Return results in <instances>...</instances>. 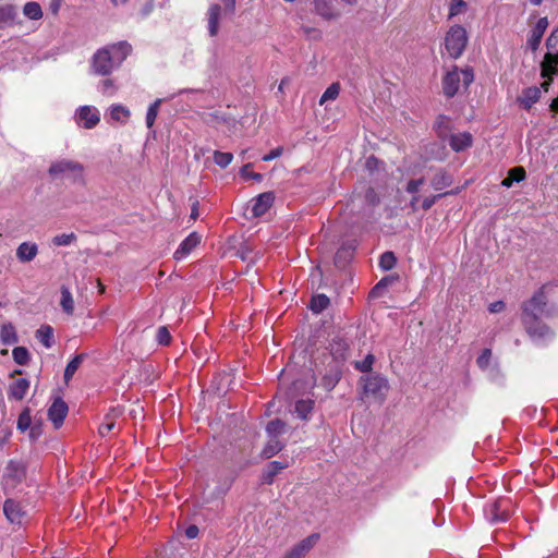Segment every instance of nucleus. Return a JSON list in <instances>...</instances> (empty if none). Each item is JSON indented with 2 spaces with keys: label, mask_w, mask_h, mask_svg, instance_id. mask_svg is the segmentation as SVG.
<instances>
[{
  "label": "nucleus",
  "mask_w": 558,
  "mask_h": 558,
  "mask_svg": "<svg viewBox=\"0 0 558 558\" xmlns=\"http://www.w3.org/2000/svg\"><path fill=\"white\" fill-rule=\"evenodd\" d=\"M473 80L474 74L471 68L460 70L458 66H454L442 78L444 94L451 98L459 92L461 83H463L464 87L466 88L473 82Z\"/></svg>",
  "instance_id": "7ed1b4c3"
},
{
  "label": "nucleus",
  "mask_w": 558,
  "mask_h": 558,
  "mask_svg": "<svg viewBox=\"0 0 558 558\" xmlns=\"http://www.w3.org/2000/svg\"><path fill=\"white\" fill-rule=\"evenodd\" d=\"M329 348L335 361H344L347 359L349 344L345 340L335 338L331 340Z\"/></svg>",
  "instance_id": "5701e85b"
},
{
  "label": "nucleus",
  "mask_w": 558,
  "mask_h": 558,
  "mask_svg": "<svg viewBox=\"0 0 558 558\" xmlns=\"http://www.w3.org/2000/svg\"><path fill=\"white\" fill-rule=\"evenodd\" d=\"M29 388V380L26 378L15 379L9 387V398L22 400Z\"/></svg>",
  "instance_id": "4be33fe9"
},
{
  "label": "nucleus",
  "mask_w": 558,
  "mask_h": 558,
  "mask_svg": "<svg viewBox=\"0 0 558 558\" xmlns=\"http://www.w3.org/2000/svg\"><path fill=\"white\" fill-rule=\"evenodd\" d=\"M466 8V3L464 0H451L450 10H449V19L462 13Z\"/></svg>",
  "instance_id": "8fccbe9b"
},
{
  "label": "nucleus",
  "mask_w": 558,
  "mask_h": 558,
  "mask_svg": "<svg viewBox=\"0 0 558 558\" xmlns=\"http://www.w3.org/2000/svg\"><path fill=\"white\" fill-rule=\"evenodd\" d=\"M366 197L369 198L373 204L378 202L373 189H368Z\"/></svg>",
  "instance_id": "69168bd1"
},
{
  "label": "nucleus",
  "mask_w": 558,
  "mask_h": 558,
  "mask_svg": "<svg viewBox=\"0 0 558 558\" xmlns=\"http://www.w3.org/2000/svg\"><path fill=\"white\" fill-rule=\"evenodd\" d=\"M283 153V147L279 146L274 149H271L267 155L263 156L262 160L264 161H270L278 157H280Z\"/></svg>",
  "instance_id": "13d9d810"
},
{
  "label": "nucleus",
  "mask_w": 558,
  "mask_h": 558,
  "mask_svg": "<svg viewBox=\"0 0 558 558\" xmlns=\"http://www.w3.org/2000/svg\"><path fill=\"white\" fill-rule=\"evenodd\" d=\"M159 105H160V99H157L155 102H153L148 107V110H147V113H146V125H147L148 129L153 128V125L155 123V120H156L157 114H158Z\"/></svg>",
  "instance_id": "de8ad7c7"
},
{
  "label": "nucleus",
  "mask_w": 558,
  "mask_h": 558,
  "mask_svg": "<svg viewBox=\"0 0 558 558\" xmlns=\"http://www.w3.org/2000/svg\"><path fill=\"white\" fill-rule=\"evenodd\" d=\"M132 47L126 41H120L99 49L93 57L92 66L94 73L108 75L118 69L131 53Z\"/></svg>",
  "instance_id": "f257e3e1"
},
{
  "label": "nucleus",
  "mask_w": 558,
  "mask_h": 558,
  "mask_svg": "<svg viewBox=\"0 0 558 558\" xmlns=\"http://www.w3.org/2000/svg\"><path fill=\"white\" fill-rule=\"evenodd\" d=\"M232 160L233 155L231 153H223L219 150L214 151V161L220 168H227Z\"/></svg>",
  "instance_id": "c03bdc74"
},
{
  "label": "nucleus",
  "mask_w": 558,
  "mask_h": 558,
  "mask_svg": "<svg viewBox=\"0 0 558 558\" xmlns=\"http://www.w3.org/2000/svg\"><path fill=\"white\" fill-rule=\"evenodd\" d=\"M84 166L73 159L60 158L53 160L48 169V174L56 180H69L72 183L83 184Z\"/></svg>",
  "instance_id": "f03ea898"
},
{
  "label": "nucleus",
  "mask_w": 558,
  "mask_h": 558,
  "mask_svg": "<svg viewBox=\"0 0 558 558\" xmlns=\"http://www.w3.org/2000/svg\"><path fill=\"white\" fill-rule=\"evenodd\" d=\"M83 360H84V354H77L68 363V365L64 369V380L65 381H69L74 376L75 372L82 364Z\"/></svg>",
  "instance_id": "4c0bfd02"
},
{
  "label": "nucleus",
  "mask_w": 558,
  "mask_h": 558,
  "mask_svg": "<svg viewBox=\"0 0 558 558\" xmlns=\"http://www.w3.org/2000/svg\"><path fill=\"white\" fill-rule=\"evenodd\" d=\"M541 97V90L536 86L527 87L522 92L518 98L520 105L524 109H530Z\"/></svg>",
  "instance_id": "b1692460"
},
{
  "label": "nucleus",
  "mask_w": 558,
  "mask_h": 558,
  "mask_svg": "<svg viewBox=\"0 0 558 558\" xmlns=\"http://www.w3.org/2000/svg\"><path fill=\"white\" fill-rule=\"evenodd\" d=\"M506 500H497L489 505V511H490V521L492 522H499V521H506L509 518V513L504 510V504Z\"/></svg>",
  "instance_id": "cd10ccee"
},
{
  "label": "nucleus",
  "mask_w": 558,
  "mask_h": 558,
  "mask_svg": "<svg viewBox=\"0 0 558 558\" xmlns=\"http://www.w3.org/2000/svg\"><path fill=\"white\" fill-rule=\"evenodd\" d=\"M375 361V356L373 354H367L363 361H357L354 363L355 369L362 373H369L372 371L373 364Z\"/></svg>",
  "instance_id": "49530a36"
},
{
  "label": "nucleus",
  "mask_w": 558,
  "mask_h": 558,
  "mask_svg": "<svg viewBox=\"0 0 558 558\" xmlns=\"http://www.w3.org/2000/svg\"><path fill=\"white\" fill-rule=\"evenodd\" d=\"M31 423H32L31 411H29V409H25L24 411H22V413L19 416L17 429H20L21 432H25L29 428Z\"/></svg>",
  "instance_id": "09e8293b"
},
{
  "label": "nucleus",
  "mask_w": 558,
  "mask_h": 558,
  "mask_svg": "<svg viewBox=\"0 0 558 558\" xmlns=\"http://www.w3.org/2000/svg\"><path fill=\"white\" fill-rule=\"evenodd\" d=\"M185 535L187 538L193 539L198 535V527L196 525H190L185 530Z\"/></svg>",
  "instance_id": "e2e57ef3"
},
{
  "label": "nucleus",
  "mask_w": 558,
  "mask_h": 558,
  "mask_svg": "<svg viewBox=\"0 0 558 558\" xmlns=\"http://www.w3.org/2000/svg\"><path fill=\"white\" fill-rule=\"evenodd\" d=\"M251 167H252V163L244 165L241 168V170H240L241 177L244 178L245 180L252 179V180H255V181H262L263 180V175L260 173L252 172L250 170Z\"/></svg>",
  "instance_id": "603ef678"
},
{
  "label": "nucleus",
  "mask_w": 558,
  "mask_h": 558,
  "mask_svg": "<svg viewBox=\"0 0 558 558\" xmlns=\"http://www.w3.org/2000/svg\"><path fill=\"white\" fill-rule=\"evenodd\" d=\"M396 264H397V258L392 252L388 251L380 255L379 267L383 270H386V271L391 270L396 266Z\"/></svg>",
  "instance_id": "37998d69"
},
{
  "label": "nucleus",
  "mask_w": 558,
  "mask_h": 558,
  "mask_svg": "<svg viewBox=\"0 0 558 558\" xmlns=\"http://www.w3.org/2000/svg\"><path fill=\"white\" fill-rule=\"evenodd\" d=\"M198 217V209H197V203L194 204L191 213V218L196 219Z\"/></svg>",
  "instance_id": "338daca9"
},
{
  "label": "nucleus",
  "mask_w": 558,
  "mask_h": 558,
  "mask_svg": "<svg viewBox=\"0 0 558 558\" xmlns=\"http://www.w3.org/2000/svg\"><path fill=\"white\" fill-rule=\"evenodd\" d=\"M123 414V408L114 407L109 410V412L105 415V420L111 421V423L116 424V421L121 417Z\"/></svg>",
  "instance_id": "4d7b16f0"
},
{
  "label": "nucleus",
  "mask_w": 558,
  "mask_h": 558,
  "mask_svg": "<svg viewBox=\"0 0 558 558\" xmlns=\"http://www.w3.org/2000/svg\"><path fill=\"white\" fill-rule=\"evenodd\" d=\"M430 184L434 190L441 191L452 184V178L448 172L440 170L433 177Z\"/></svg>",
  "instance_id": "393cba45"
},
{
  "label": "nucleus",
  "mask_w": 558,
  "mask_h": 558,
  "mask_svg": "<svg viewBox=\"0 0 558 558\" xmlns=\"http://www.w3.org/2000/svg\"><path fill=\"white\" fill-rule=\"evenodd\" d=\"M354 250L355 244L353 242L343 244L336 253L335 263L339 266L344 265L352 257Z\"/></svg>",
  "instance_id": "7c9ffc66"
},
{
  "label": "nucleus",
  "mask_w": 558,
  "mask_h": 558,
  "mask_svg": "<svg viewBox=\"0 0 558 558\" xmlns=\"http://www.w3.org/2000/svg\"><path fill=\"white\" fill-rule=\"evenodd\" d=\"M3 512L7 519L13 524H21L25 515V511L23 510L20 502L13 499H7L4 501Z\"/></svg>",
  "instance_id": "2eb2a0df"
},
{
  "label": "nucleus",
  "mask_w": 558,
  "mask_h": 558,
  "mask_svg": "<svg viewBox=\"0 0 558 558\" xmlns=\"http://www.w3.org/2000/svg\"><path fill=\"white\" fill-rule=\"evenodd\" d=\"M286 429V424L281 420H272L267 424L266 430L269 437L277 438Z\"/></svg>",
  "instance_id": "ea45409f"
},
{
  "label": "nucleus",
  "mask_w": 558,
  "mask_h": 558,
  "mask_svg": "<svg viewBox=\"0 0 558 558\" xmlns=\"http://www.w3.org/2000/svg\"><path fill=\"white\" fill-rule=\"evenodd\" d=\"M23 13L29 20H39L43 17V10L39 3L31 1L25 3Z\"/></svg>",
  "instance_id": "e433bc0d"
},
{
  "label": "nucleus",
  "mask_w": 558,
  "mask_h": 558,
  "mask_svg": "<svg viewBox=\"0 0 558 558\" xmlns=\"http://www.w3.org/2000/svg\"><path fill=\"white\" fill-rule=\"evenodd\" d=\"M275 202V193L271 191L264 192L252 199L253 217H262L265 215Z\"/></svg>",
  "instance_id": "9d476101"
},
{
  "label": "nucleus",
  "mask_w": 558,
  "mask_h": 558,
  "mask_svg": "<svg viewBox=\"0 0 558 558\" xmlns=\"http://www.w3.org/2000/svg\"><path fill=\"white\" fill-rule=\"evenodd\" d=\"M313 408H314L313 400H311V399L303 400L302 399V400H298L295 402L294 410L300 418L306 420L308 417V415L312 413Z\"/></svg>",
  "instance_id": "72a5a7b5"
},
{
  "label": "nucleus",
  "mask_w": 558,
  "mask_h": 558,
  "mask_svg": "<svg viewBox=\"0 0 558 558\" xmlns=\"http://www.w3.org/2000/svg\"><path fill=\"white\" fill-rule=\"evenodd\" d=\"M153 10V2H148L145 4V7L142 10V15L147 16Z\"/></svg>",
  "instance_id": "0e129e2a"
},
{
  "label": "nucleus",
  "mask_w": 558,
  "mask_h": 558,
  "mask_svg": "<svg viewBox=\"0 0 558 558\" xmlns=\"http://www.w3.org/2000/svg\"><path fill=\"white\" fill-rule=\"evenodd\" d=\"M454 193H456V192L450 191V192H446V193H441V194H437V195H433V196L426 197V198H424V199H423V202H422V208H423L424 210H428V209H430V208L434 206V204H435L439 198H441V197H442V196H445V195L454 194Z\"/></svg>",
  "instance_id": "864d4df0"
},
{
  "label": "nucleus",
  "mask_w": 558,
  "mask_h": 558,
  "mask_svg": "<svg viewBox=\"0 0 558 558\" xmlns=\"http://www.w3.org/2000/svg\"><path fill=\"white\" fill-rule=\"evenodd\" d=\"M490 359H492V350L484 349L482 354L477 357L476 363L480 368L486 369L489 365Z\"/></svg>",
  "instance_id": "5fc2aeb1"
},
{
  "label": "nucleus",
  "mask_w": 558,
  "mask_h": 558,
  "mask_svg": "<svg viewBox=\"0 0 558 558\" xmlns=\"http://www.w3.org/2000/svg\"><path fill=\"white\" fill-rule=\"evenodd\" d=\"M223 2V13L233 14L235 9V0H221ZM222 8L214 3L208 8L207 11V28L211 37L217 36L219 32V21L221 17Z\"/></svg>",
  "instance_id": "6e6552de"
},
{
  "label": "nucleus",
  "mask_w": 558,
  "mask_h": 558,
  "mask_svg": "<svg viewBox=\"0 0 558 558\" xmlns=\"http://www.w3.org/2000/svg\"><path fill=\"white\" fill-rule=\"evenodd\" d=\"M282 448V444L277 438L270 437V440L263 449L262 454L264 458L269 459L278 453Z\"/></svg>",
  "instance_id": "58836bf2"
},
{
  "label": "nucleus",
  "mask_w": 558,
  "mask_h": 558,
  "mask_svg": "<svg viewBox=\"0 0 558 558\" xmlns=\"http://www.w3.org/2000/svg\"><path fill=\"white\" fill-rule=\"evenodd\" d=\"M473 137L469 132H461L452 134L449 138V145L454 151H463L471 147Z\"/></svg>",
  "instance_id": "a211bd4d"
},
{
  "label": "nucleus",
  "mask_w": 558,
  "mask_h": 558,
  "mask_svg": "<svg viewBox=\"0 0 558 558\" xmlns=\"http://www.w3.org/2000/svg\"><path fill=\"white\" fill-rule=\"evenodd\" d=\"M527 333L535 340H549L554 337V331L545 324L535 318L534 322L524 324Z\"/></svg>",
  "instance_id": "ddd939ff"
},
{
  "label": "nucleus",
  "mask_w": 558,
  "mask_h": 558,
  "mask_svg": "<svg viewBox=\"0 0 558 558\" xmlns=\"http://www.w3.org/2000/svg\"><path fill=\"white\" fill-rule=\"evenodd\" d=\"M77 236L75 233H62L52 238V243L56 246H69L76 242Z\"/></svg>",
  "instance_id": "79ce46f5"
},
{
  "label": "nucleus",
  "mask_w": 558,
  "mask_h": 558,
  "mask_svg": "<svg viewBox=\"0 0 558 558\" xmlns=\"http://www.w3.org/2000/svg\"><path fill=\"white\" fill-rule=\"evenodd\" d=\"M315 11L326 20L338 17V12L333 8V0H314Z\"/></svg>",
  "instance_id": "412c9836"
},
{
  "label": "nucleus",
  "mask_w": 558,
  "mask_h": 558,
  "mask_svg": "<svg viewBox=\"0 0 558 558\" xmlns=\"http://www.w3.org/2000/svg\"><path fill=\"white\" fill-rule=\"evenodd\" d=\"M36 338L45 345V348L49 349L53 343V329L48 325L41 326L36 331Z\"/></svg>",
  "instance_id": "473e14b6"
},
{
  "label": "nucleus",
  "mask_w": 558,
  "mask_h": 558,
  "mask_svg": "<svg viewBox=\"0 0 558 558\" xmlns=\"http://www.w3.org/2000/svg\"><path fill=\"white\" fill-rule=\"evenodd\" d=\"M550 108L554 111H558V97L553 100Z\"/></svg>",
  "instance_id": "774afa93"
},
{
  "label": "nucleus",
  "mask_w": 558,
  "mask_h": 558,
  "mask_svg": "<svg viewBox=\"0 0 558 558\" xmlns=\"http://www.w3.org/2000/svg\"><path fill=\"white\" fill-rule=\"evenodd\" d=\"M329 305V299L325 294L314 295L311 300L310 308L312 312L319 314Z\"/></svg>",
  "instance_id": "c9c22d12"
},
{
  "label": "nucleus",
  "mask_w": 558,
  "mask_h": 558,
  "mask_svg": "<svg viewBox=\"0 0 558 558\" xmlns=\"http://www.w3.org/2000/svg\"><path fill=\"white\" fill-rule=\"evenodd\" d=\"M468 39L464 27L460 25L451 26L445 37V47L449 56L453 59L461 57L466 47Z\"/></svg>",
  "instance_id": "20e7f679"
},
{
  "label": "nucleus",
  "mask_w": 558,
  "mask_h": 558,
  "mask_svg": "<svg viewBox=\"0 0 558 558\" xmlns=\"http://www.w3.org/2000/svg\"><path fill=\"white\" fill-rule=\"evenodd\" d=\"M424 182V178L410 180L407 184L405 191L411 194H416Z\"/></svg>",
  "instance_id": "6e6d98bb"
},
{
  "label": "nucleus",
  "mask_w": 558,
  "mask_h": 558,
  "mask_svg": "<svg viewBox=\"0 0 558 558\" xmlns=\"http://www.w3.org/2000/svg\"><path fill=\"white\" fill-rule=\"evenodd\" d=\"M114 426L116 424L111 423V421L109 422L104 418V422L99 426V434L101 436H107L114 428Z\"/></svg>",
  "instance_id": "052dcab7"
},
{
  "label": "nucleus",
  "mask_w": 558,
  "mask_h": 558,
  "mask_svg": "<svg viewBox=\"0 0 558 558\" xmlns=\"http://www.w3.org/2000/svg\"><path fill=\"white\" fill-rule=\"evenodd\" d=\"M525 179V170L522 167H515L509 170L508 177L501 181V185L510 187L513 182H521Z\"/></svg>",
  "instance_id": "2f4dec72"
},
{
  "label": "nucleus",
  "mask_w": 558,
  "mask_h": 558,
  "mask_svg": "<svg viewBox=\"0 0 558 558\" xmlns=\"http://www.w3.org/2000/svg\"><path fill=\"white\" fill-rule=\"evenodd\" d=\"M99 89L104 94H112L114 90L113 82L111 80H104L100 85Z\"/></svg>",
  "instance_id": "bf43d9fd"
},
{
  "label": "nucleus",
  "mask_w": 558,
  "mask_h": 558,
  "mask_svg": "<svg viewBox=\"0 0 558 558\" xmlns=\"http://www.w3.org/2000/svg\"><path fill=\"white\" fill-rule=\"evenodd\" d=\"M286 468H288L287 463H282L279 461L270 462L267 469L263 472V482L266 484H271L274 482V477Z\"/></svg>",
  "instance_id": "a878e982"
},
{
  "label": "nucleus",
  "mask_w": 558,
  "mask_h": 558,
  "mask_svg": "<svg viewBox=\"0 0 558 558\" xmlns=\"http://www.w3.org/2000/svg\"><path fill=\"white\" fill-rule=\"evenodd\" d=\"M318 534H312L296 544L283 558H303L318 541Z\"/></svg>",
  "instance_id": "4468645a"
},
{
  "label": "nucleus",
  "mask_w": 558,
  "mask_h": 558,
  "mask_svg": "<svg viewBox=\"0 0 558 558\" xmlns=\"http://www.w3.org/2000/svg\"><path fill=\"white\" fill-rule=\"evenodd\" d=\"M130 114V110L122 105H112L109 109L110 119L116 122L125 123Z\"/></svg>",
  "instance_id": "c756f323"
},
{
  "label": "nucleus",
  "mask_w": 558,
  "mask_h": 558,
  "mask_svg": "<svg viewBox=\"0 0 558 558\" xmlns=\"http://www.w3.org/2000/svg\"><path fill=\"white\" fill-rule=\"evenodd\" d=\"M0 340L3 344H14L19 338L14 326L11 323L3 324L0 330Z\"/></svg>",
  "instance_id": "bb28decb"
},
{
  "label": "nucleus",
  "mask_w": 558,
  "mask_h": 558,
  "mask_svg": "<svg viewBox=\"0 0 558 558\" xmlns=\"http://www.w3.org/2000/svg\"><path fill=\"white\" fill-rule=\"evenodd\" d=\"M76 118L85 129H94L100 121V113L95 107L82 106L76 111Z\"/></svg>",
  "instance_id": "9b49d317"
},
{
  "label": "nucleus",
  "mask_w": 558,
  "mask_h": 558,
  "mask_svg": "<svg viewBox=\"0 0 558 558\" xmlns=\"http://www.w3.org/2000/svg\"><path fill=\"white\" fill-rule=\"evenodd\" d=\"M17 19V9L13 4L0 5V29L13 26Z\"/></svg>",
  "instance_id": "6ab92c4d"
},
{
  "label": "nucleus",
  "mask_w": 558,
  "mask_h": 558,
  "mask_svg": "<svg viewBox=\"0 0 558 558\" xmlns=\"http://www.w3.org/2000/svg\"><path fill=\"white\" fill-rule=\"evenodd\" d=\"M38 254V245L33 242H23L16 248V257L22 263L32 262Z\"/></svg>",
  "instance_id": "aec40b11"
},
{
  "label": "nucleus",
  "mask_w": 558,
  "mask_h": 558,
  "mask_svg": "<svg viewBox=\"0 0 558 558\" xmlns=\"http://www.w3.org/2000/svg\"><path fill=\"white\" fill-rule=\"evenodd\" d=\"M26 476V469L22 462L11 460L5 466L2 476V488L5 494L11 493Z\"/></svg>",
  "instance_id": "423d86ee"
},
{
  "label": "nucleus",
  "mask_w": 558,
  "mask_h": 558,
  "mask_svg": "<svg viewBox=\"0 0 558 558\" xmlns=\"http://www.w3.org/2000/svg\"><path fill=\"white\" fill-rule=\"evenodd\" d=\"M547 53L543 63L542 75L548 76L556 74L555 68L558 64V27L551 32L546 39Z\"/></svg>",
  "instance_id": "1a4fd4ad"
},
{
  "label": "nucleus",
  "mask_w": 558,
  "mask_h": 558,
  "mask_svg": "<svg viewBox=\"0 0 558 558\" xmlns=\"http://www.w3.org/2000/svg\"><path fill=\"white\" fill-rule=\"evenodd\" d=\"M68 404L61 399L57 398L48 410V417L52 422L54 428H59L68 415Z\"/></svg>",
  "instance_id": "f8f14e48"
},
{
  "label": "nucleus",
  "mask_w": 558,
  "mask_h": 558,
  "mask_svg": "<svg viewBox=\"0 0 558 558\" xmlns=\"http://www.w3.org/2000/svg\"><path fill=\"white\" fill-rule=\"evenodd\" d=\"M60 292H61L60 305H61L63 312L66 313L68 315H72L74 312V300H73L70 289L65 286H62L60 289Z\"/></svg>",
  "instance_id": "c85d7f7f"
},
{
  "label": "nucleus",
  "mask_w": 558,
  "mask_h": 558,
  "mask_svg": "<svg viewBox=\"0 0 558 558\" xmlns=\"http://www.w3.org/2000/svg\"><path fill=\"white\" fill-rule=\"evenodd\" d=\"M505 308V303L502 301L494 302L489 305L490 313H499Z\"/></svg>",
  "instance_id": "680f3d73"
},
{
  "label": "nucleus",
  "mask_w": 558,
  "mask_h": 558,
  "mask_svg": "<svg viewBox=\"0 0 558 558\" xmlns=\"http://www.w3.org/2000/svg\"><path fill=\"white\" fill-rule=\"evenodd\" d=\"M13 360L19 365H26L29 361V353L24 347H16L12 351Z\"/></svg>",
  "instance_id": "a18cd8bd"
},
{
  "label": "nucleus",
  "mask_w": 558,
  "mask_h": 558,
  "mask_svg": "<svg viewBox=\"0 0 558 558\" xmlns=\"http://www.w3.org/2000/svg\"><path fill=\"white\" fill-rule=\"evenodd\" d=\"M546 296L544 288L539 289L529 301L522 305V320L523 324L534 322L539 318L545 311Z\"/></svg>",
  "instance_id": "0eeeda50"
},
{
  "label": "nucleus",
  "mask_w": 558,
  "mask_h": 558,
  "mask_svg": "<svg viewBox=\"0 0 558 558\" xmlns=\"http://www.w3.org/2000/svg\"><path fill=\"white\" fill-rule=\"evenodd\" d=\"M156 338L158 343L162 345H168L171 342V335L166 326L158 328Z\"/></svg>",
  "instance_id": "3c124183"
},
{
  "label": "nucleus",
  "mask_w": 558,
  "mask_h": 558,
  "mask_svg": "<svg viewBox=\"0 0 558 558\" xmlns=\"http://www.w3.org/2000/svg\"><path fill=\"white\" fill-rule=\"evenodd\" d=\"M341 378V373L338 368H332L330 369L329 373H327L323 378H322V386L330 391L332 390L336 385L338 384V381L340 380Z\"/></svg>",
  "instance_id": "f704fd0d"
},
{
  "label": "nucleus",
  "mask_w": 558,
  "mask_h": 558,
  "mask_svg": "<svg viewBox=\"0 0 558 558\" xmlns=\"http://www.w3.org/2000/svg\"><path fill=\"white\" fill-rule=\"evenodd\" d=\"M340 93V84L338 82L332 83L327 89L324 92L319 99V105H324L326 101L335 100L339 96Z\"/></svg>",
  "instance_id": "a19ab883"
},
{
  "label": "nucleus",
  "mask_w": 558,
  "mask_h": 558,
  "mask_svg": "<svg viewBox=\"0 0 558 558\" xmlns=\"http://www.w3.org/2000/svg\"><path fill=\"white\" fill-rule=\"evenodd\" d=\"M201 242V236L193 232L189 236H186L177 251L174 252V258L180 260L186 257Z\"/></svg>",
  "instance_id": "dca6fc26"
},
{
  "label": "nucleus",
  "mask_w": 558,
  "mask_h": 558,
  "mask_svg": "<svg viewBox=\"0 0 558 558\" xmlns=\"http://www.w3.org/2000/svg\"><path fill=\"white\" fill-rule=\"evenodd\" d=\"M363 388V395L375 399H384L389 385L386 377L379 374L362 376L360 379Z\"/></svg>",
  "instance_id": "39448f33"
},
{
  "label": "nucleus",
  "mask_w": 558,
  "mask_h": 558,
  "mask_svg": "<svg viewBox=\"0 0 558 558\" xmlns=\"http://www.w3.org/2000/svg\"><path fill=\"white\" fill-rule=\"evenodd\" d=\"M548 26V21L546 17H541L536 25L531 31L530 38L527 39L529 47L535 51L539 47L543 35Z\"/></svg>",
  "instance_id": "f3484780"
}]
</instances>
